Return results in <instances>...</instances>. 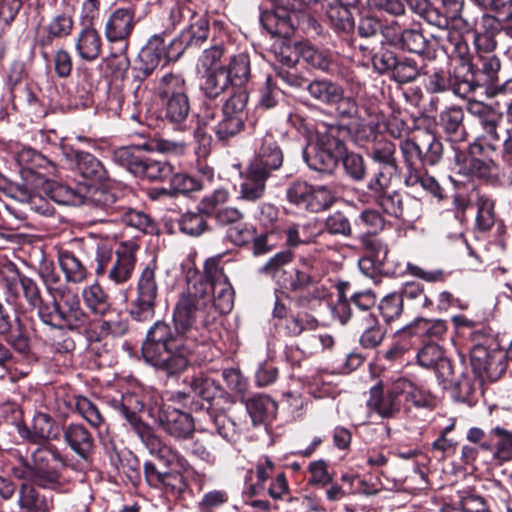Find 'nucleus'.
<instances>
[{
	"mask_svg": "<svg viewBox=\"0 0 512 512\" xmlns=\"http://www.w3.org/2000/svg\"><path fill=\"white\" fill-rule=\"evenodd\" d=\"M210 296L202 279L188 278L173 310V326L156 321L142 343L146 363L167 375L183 372L199 342L206 339V328L215 321L208 310Z\"/></svg>",
	"mask_w": 512,
	"mask_h": 512,
	"instance_id": "f257e3e1",
	"label": "nucleus"
},
{
	"mask_svg": "<svg viewBox=\"0 0 512 512\" xmlns=\"http://www.w3.org/2000/svg\"><path fill=\"white\" fill-rule=\"evenodd\" d=\"M110 404L140 435L150 454L167 468L177 467L184 472L192 469L189 461L183 455L166 444L160 437L151 433L142 422L139 413L143 411L144 403L138 395L133 393L121 395L119 399H112Z\"/></svg>",
	"mask_w": 512,
	"mask_h": 512,
	"instance_id": "f03ea898",
	"label": "nucleus"
},
{
	"mask_svg": "<svg viewBox=\"0 0 512 512\" xmlns=\"http://www.w3.org/2000/svg\"><path fill=\"white\" fill-rule=\"evenodd\" d=\"M248 99L249 96L245 90L237 89L224 102L219 120H216L217 109L205 105L200 115L201 121L204 125L211 127L219 140L226 141L244 130L248 118Z\"/></svg>",
	"mask_w": 512,
	"mask_h": 512,
	"instance_id": "7ed1b4c3",
	"label": "nucleus"
},
{
	"mask_svg": "<svg viewBox=\"0 0 512 512\" xmlns=\"http://www.w3.org/2000/svg\"><path fill=\"white\" fill-rule=\"evenodd\" d=\"M52 301L40 310L43 324L56 329L80 331L90 324L88 314L82 309L78 295L68 287L50 295Z\"/></svg>",
	"mask_w": 512,
	"mask_h": 512,
	"instance_id": "20e7f679",
	"label": "nucleus"
},
{
	"mask_svg": "<svg viewBox=\"0 0 512 512\" xmlns=\"http://www.w3.org/2000/svg\"><path fill=\"white\" fill-rule=\"evenodd\" d=\"M467 112L473 118L474 148H478L480 151L485 148L496 151L502 142V135L499 132L502 113L491 105L478 100L468 101Z\"/></svg>",
	"mask_w": 512,
	"mask_h": 512,
	"instance_id": "39448f33",
	"label": "nucleus"
},
{
	"mask_svg": "<svg viewBox=\"0 0 512 512\" xmlns=\"http://www.w3.org/2000/svg\"><path fill=\"white\" fill-rule=\"evenodd\" d=\"M2 288L8 301L17 303L23 297L27 304L37 309L40 318V310L48 306L49 302L42 299L41 290L37 282L20 272L12 262H5L2 269Z\"/></svg>",
	"mask_w": 512,
	"mask_h": 512,
	"instance_id": "423d86ee",
	"label": "nucleus"
},
{
	"mask_svg": "<svg viewBox=\"0 0 512 512\" xmlns=\"http://www.w3.org/2000/svg\"><path fill=\"white\" fill-rule=\"evenodd\" d=\"M113 161L138 177L162 181L173 174L170 163L143 156L137 147H120L113 152Z\"/></svg>",
	"mask_w": 512,
	"mask_h": 512,
	"instance_id": "0eeeda50",
	"label": "nucleus"
},
{
	"mask_svg": "<svg viewBox=\"0 0 512 512\" xmlns=\"http://www.w3.org/2000/svg\"><path fill=\"white\" fill-rule=\"evenodd\" d=\"M459 64L469 95L478 88L488 87L498 81L501 62L492 52H478L472 59L461 57Z\"/></svg>",
	"mask_w": 512,
	"mask_h": 512,
	"instance_id": "6e6552de",
	"label": "nucleus"
},
{
	"mask_svg": "<svg viewBox=\"0 0 512 512\" xmlns=\"http://www.w3.org/2000/svg\"><path fill=\"white\" fill-rule=\"evenodd\" d=\"M159 295V283L154 267L146 266L137 281L136 295L130 302L129 314L137 322H147L153 319L157 298Z\"/></svg>",
	"mask_w": 512,
	"mask_h": 512,
	"instance_id": "1a4fd4ad",
	"label": "nucleus"
},
{
	"mask_svg": "<svg viewBox=\"0 0 512 512\" xmlns=\"http://www.w3.org/2000/svg\"><path fill=\"white\" fill-rule=\"evenodd\" d=\"M326 274L323 262L314 256H301L295 265L291 277H289L287 290L291 292H303L314 288V298H320L322 294L318 285Z\"/></svg>",
	"mask_w": 512,
	"mask_h": 512,
	"instance_id": "9d476101",
	"label": "nucleus"
},
{
	"mask_svg": "<svg viewBox=\"0 0 512 512\" xmlns=\"http://www.w3.org/2000/svg\"><path fill=\"white\" fill-rule=\"evenodd\" d=\"M318 0H274L273 11L263 12L260 21L271 34L286 33V27H293L292 13L301 12Z\"/></svg>",
	"mask_w": 512,
	"mask_h": 512,
	"instance_id": "9b49d317",
	"label": "nucleus"
},
{
	"mask_svg": "<svg viewBox=\"0 0 512 512\" xmlns=\"http://www.w3.org/2000/svg\"><path fill=\"white\" fill-rule=\"evenodd\" d=\"M145 480L150 487L162 490L168 497L175 500L184 498L189 490V484L184 477L183 470L160 471L152 462H145L143 466Z\"/></svg>",
	"mask_w": 512,
	"mask_h": 512,
	"instance_id": "f8f14e48",
	"label": "nucleus"
},
{
	"mask_svg": "<svg viewBox=\"0 0 512 512\" xmlns=\"http://www.w3.org/2000/svg\"><path fill=\"white\" fill-rule=\"evenodd\" d=\"M463 69H461L459 62L456 63L452 69L449 70H435L432 73H427L425 80V90L431 94H438L444 92H452L455 96L466 99L469 96L465 80L463 77Z\"/></svg>",
	"mask_w": 512,
	"mask_h": 512,
	"instance_id": "ddd939ff",
	"label": "nucleus"
},
{
	"mask_svg": "<svg viewBox=\"0 0 512 512\" xmlns=\"http://www.w3.org/2000/svg\"><path fill=\"white\" fill-rule=\"evenodd\" d=\"M63 464L60 451L53 445L38 447L32 454V466L36 474V484L50 487L59 480V473L53 463Z\"/></svg>",
	"mask_w": 512,
	"mask_h": 512,
	"instance_id": "4468645a",
	"label": "nucleus"
},
{
	"mask_svg": "<svg viewBox=\"0 0 512 512\" xmlns=\"http://www.w3.org/2000/svg\"><path fill=\"white\" fill-rule=\"evenodd\" d=\"M135 9L133 7H120L108 16L104 35L109 43L119 42L124 49L129 46V38L136 26Z\"/></svg>",
	"mask_w": 512,
	"mask_h": 512,
	"instance_id": "2eb2a0df",
	"label": "nucleus"
},
{
	"mask_svg": "<svg viewBox=\"0 0 512 512\" xmlns=\"http://www.w3.org/2000/svg\"><path fill=\"white\" fill-rule=\"evenodd\" d=\"M283 161V151L277 141L273 135L266 134L259 140V146L248 166L272 177L282 167Z\"/></svg>",
	"mask_w": 512,
	"mask_h": 512,
	"instance_id": "dca6fc26",
	"label": "nucleus"
},
{
	"mask_svg": "<svg viewBox=\"0 0 512 512\" xmlns=\"http://www.w3.org/2000/svg\"><path fill=\"white\" fill-rule=\"evenodd\" d=\"M158 421L165 433L179 441L188 439L195 430L191 415L170 404L160 407Z\"/></svg>",
	"mask_w": 512,
	"mask_h": 512,
	"instance_id": "f3484780",
	"label": "nucleus"
},
{
	"mask_svg": "<svg viewBox=\"0 0 512 512\" xmlns=\"http://www.w3.org/2000/svg\"><path fill=\"white\" fill-rule=\"evenodd\" d=\"M361 244L366 254L358 261L360 271L371 278L378 274H387V246L374 236H363Z\"/></svg>",
	"mask_w": 512,
	"mask_h": 512,
	"instance_id": "a211bd4d",
	"label": "nucleus"
},
{
	"mask_svg": "<svg viewBox=\"0 0 512 512\" xmlns=\"http://www.w3.org/2000/svg\"><path fill=\"white\" fill-rule=\"evenodd\" d=\"M367 406L382 418H392L398 414L401 410L402 399L397 380L391 384L386 393L383 392L382 382L371 387Z\"/></svg>",
	"mask_w": 512,
	"mask_h": 512,
	"instance_id": "6ab92c4d",
	"label": "nucleus"
},
{
	"mask_svg": "<svg viewBox=\"0 0 512 512\" xmlns=\"http://www.w3.org/2000/svg\"><path fill=\"white\" fill-rule=\"evenodd\" d=\"M137 249L135 243L127 242L115 251V259L105 274L111 283L121 285L130 280L136 264Z\"/></svg>",
	"mask_w": 512,
	"mask_h": 512,
	"instance_id": "aec40b11",
	"label": "nucleus"
},
{
	"mask_svg": "<svg viewBox=\"0 0 512 512\" xmlns=\"http://www.w3.org/2000/svg\"><path fill=\"white\" fill-rule=\"evenodd\" d=\"M194 21L184 30L179 38L171 41V46L176 47V54L169 53L170 58H179L180 55L191 47H201L209 36V22L203 16L192 14Z\"/></svg>",
	"mask_w": 512,
	"mask_h": 512,
	"instance_id": "412c9836",
	"label": "nucleus"
},
{
	"mask_svg": "<svg viewBox=\"0 0 512 512\" xmlns=\"http://www.w3.org/2000/svg\"><path fill=\"white\" fill-rule=\"evenodd\" d=\"M67 446L81 459L88 460L94 452L95 441L91 432L80 423H69L62 427Z\"/></svg>",
	"mask_w": 512,
	"mask_h": 512,
	"instance_id": "4be33fe9",
	"label": "nucleus"
},
{
	"mask_svg": "<svg viewBox=\"0 0 512 512\" xmlns=\"http://www.w3.org/2000/svg\"><path fill=\"white\" fill-rule=\"evenodd\" d=\"M163 106V119L173 125L177 131H186L189 128L190 101L187 93L165 98Z\"/></svg>",
	"mask_w": 512,
	"mask_h": 512,
	"instance_id": "5701e85b",
	"label": "nucleus"
},
{
	"mask_svg": "<svg viewBox=\"0 0 512 512\" xmlns=\"http://www.w3.org/2000/svg\"><path fill=\"white\" fill-rule=\"evenodd\" d=\"M316 143L317 147L332 151L342 155L345 152L344 138L349 133L346 126L339 124H326L324 122L316 124Z\"/></svg>",
	"mask_w": 512,
	"mask_h": 512,
	"instance_id": "b1692460",
	"label": "nucleus"
},
{
	"mask_svg": "<svg viewBox=\"0 0 512 512\" xmlns=\"http://www.w3.org/2000/svg\"><path fill=\"white\" fill-rule=\"evenodd\" d=\"M294 257V252L290 249L281 250L267 260L260 268V273L271 277L287 290L288 280L292 274L287 268L292 264Z\"/></svg>",
	"mask_w": 512,
	"mask_h": 512,
	"instance_id": "393cba45",
	"label": "nucleus"
},
{
	"mask_svg": "<svg viewBox=\"0 0 512 512\" xmlns=\"http://www.w3.org/2000/svg\"><path fill=\"white\" fill-rule=\"evenodd\" d=\"M270 176L250 166H247L242 174L239 198L249 202H256L262 199L266 192V183Z\"/></svg>",
	"mask_w": 512,
	"mask_h": 512,
	"instance_id": "a878e982",
	"label": "nucleus"
},
{
	"mask_svg": "<svg viewBox=\"0 0 512 512\" xmlns=\"http://www.w3.org/2000/svg\"><path fill=\"white\" fill-rule=\"evenodd\" d=\"M448 329L447 322L442 319L417 318L415 321L397 331L398 335L427 337L440 340Z\"/></svg>",
	"mask_w": 512,
	"mask_h": 512,
	"instance_id": "bb28decb",
	"label": "nucleus"
},
{
	"mask_svg": "<svg viewBox=\"0 0 512 512\" xmlns=\"http://www.w3.org/2000/svg\"><path fill=\"white\" fill-rule=\"evenodd\" d=\"M17 504L16 512H48L53 506L51 499L30 484L19 487Z\"/></svg>",
	"mask_w": 512,
	"mask_h": 512,
	"instance_id": "cd10ccee",
	"label": "nucleus"
},
{
	"mask_svg": "<svg viewBox=\"0 0 512 512\" xmlns=\"http://www.w3.org/2000/svg\"><path fill=\"white\" fill-rule=\"evenodd\" d=\"M463 121V109L460 106H450L440 113L438 124L451 141L462 142L467 139Z\"/></svg>",
	"mask_w": 512,
	"mask_h": 512,
	"instance_id": "c85d7f7f",
	"label": "nucleus"
},
{
	"mask_svg": "<svg viewBox=\"0 0 512 512\" xmlns=\"http://www.w3.org/2000/svg\"><path fill=\"white\" fill-rule=\"evenodd\" d=\"M75 51L81 60L95 61L102 51V39L99 32L92 26L81 29L75 39Z\"/></svg>",
	"mask_w": 512,
	"mask_h": 512,
	"instance_id": "c756f323",
	"label": "nucleus"
},
{
	"mask_svg": "<svg viewBox=\"0 0 512 512\" xmlns=\"http://www.w3.org/2000/svg\"><path fill=\"white\" fill-rule=\"evenodd\" d=\"M113 221L120 222L144 234H154L157 230L156 223L149 214L124 204H122Z\"/></svg>",
	"mask_w": 512,
	"mask_h": 512,
	"instance_id": "7c9ffc66",
	"label": "nucleus"
},
{
	"mask_svg": "<svg viewBox=\"0 0 512 512\" xmlns=\"http://www.w3.org/2000/svg\"><path fill=\"white\" fill-rule=\"evenodd\" d=\"M74 21L71 15L62 13L54 16L43 28V34L37 38L41 48L51 47L55 39H62L72 32Z\"/></svg>",
	"mask_w": 512,
	"mask_h": 512,
	"instance_id": "2f4dec72",
	"label": "nucleus"
},
{
	"mask_svg": "<svg viewBox=\"0 0 512 512\" xmlns=\"http://www.w3.org/2000/svg\"><path fill=\"white\" fill-rule=\"evenodd\" d=\"M184 382L189 388V392L178 393L180 399H186L187 397L193 396L200 397L207 402H211L221 394V388L216 381L203 374L187 377Z\"/></svg>",
	"mask_w": 512,
	"mask_h": 512,
	"instance_id": "473e14b6",
	"label": "nucleus"
},
{
	"mask_svg": "<svg viewBox=\"0 0 512 512\" xmlns=\"http://www.w3.org/2000/svg\"><path fill=\"white\" fill-rule=\"evenodd\" d=\"M166 32L162 34H154L150 37L147 45L141 50L139 59L157 69L160 63L166 58L168 60H176L177 58H170L169 53L176 54V47L169 46L166 51L164 36Z\"/></svg>",
	"mask_w": 512,
	"mask_h": 512,
	"instance_id": "72a5a7b5",
	"label": "nucleus"
},
{
	"mask_svg": "<svg viewBox=\"0 0 512 512\" xmlns=\"http://www.w3.org/2000/svg\"><path fill=\"white\" fill-rule=\"evenodd\" d=\"M210 303L208 310L211 315H218L229 313L234 304V290L231 283L225 281L209 289Z\"/></svg>",
	"mask_w": 512,
	"mask_h": 512,
	"instance_id": "f704fd0d",
	"label": "nucleus"
},
{
	"mask_svg": "<svg viewBox=\"0 0 512 512\" xmlns=\"http://www.w3.org/2000/svg\"><path fill=\"white\" fill-rule=\"evenodd\" d=\"M404 184L410 188H422L438 200L444 199V189L438 181L422 167L406 171Z\"/></svg>",
	"mask_w": 512,
	"mask_h": 512,
	"instance_id": "c9c22d12",
	"label": "nucleus"
},
{
	"mask_svg": "<svg viewBox=\"0 0 512 512\" xmlns=\"http://www.w3.org/2000/svg\"><path fill=\"white\" fill-rule=\"evenodd\" d=\"M75 165L77 172L83 178L96 182H102L108 178L107 170L102 162L89 152L76 151Z\"/></svg>",
	"mask_w": 512,
	"mask_h": 512,
	"instance_id": "e433bc0d",
	"label": "nucleus"
},
{
	"mask_svg": "<svg viewBox=\"0 0 512 512\" xmlns=\"http://www.w3.org/2000/svg\"><path fill=\"white\" fill-rule=\"evenodd\" d=\"M246 409L256 426L270 422L275 418L277 404L268 396L258 395L247 400Z\"/></svg>",
	"mask_w": 512,
	"mask_h": 512,
	"instance_id": "4c0bfd02",
	"label": "nucleus"
},
{
	"mask_svg": "<svg viewBox=\"0 0 512 512\" xmlns=\"http://www.w3.org/2000/svg\"><path fill=\"white\" fill-rule=\"evenodd\" d=\"M58 262L66 281L81 283L86 279L88 275L87 268L73 251L60 249L58 251Z\"/></svg>",
	"mask_w": 512,
	"mask_h": 512,
	"instance_id": "58836bf2",
	"label": "nucleus"
},
{
	"mask_svg": "<svg viewBox=\"0 0 512 512\" xmlns=\"http://www.w3.org/2000/svg\"><path fill=\"white\" fill-rule=\"evenodd\" d=\"M85 306L95 315L105 316L112 310L108 294L98 284L93 283L82 291Z\"/></svg>",
	"mask_w": 512,
	"mask_h": 512,
	"instance_id": "ea45409f",
	"label": "nucleus"
},
{
	"mask_svg": "<svg viewBox=\"0 0 512 512\" xmlns=\"http://www.w3.org/2000/svg\"><path fill=\"white\" fill-rule=\"evenodd\" d=\"M233 85L229 75H227L226 66H219L207 71L202 90L207 98L216 99Z\"/></svg>",
	"mask_w": 512,
	"mask_h": 512,
	"instance_id": "a19ab883",
	"label": "nucleus"
},
{
	"mask_svg": "<svg viewBox=\"0 0 512 512\" xmlns=\"http://www.w3.org/2000/svg\"><path fill=\"white\" fill-rule=\"evenodd\" d=\"M373 200L389 216L398 219L413 216L409 208L405 207L403 196L396 190H388Z\"/></svg>",
	"mask_w": 512,
	"mask_h": 512,
	"instance_id": "79ce46f5",
	"label": "nucleus"
},
{
	"mask_svg": "<svg viewBox=\"0 0 512 512\" xmlns=\"http://www.w3.org/2000/svg\"><path fill=\"white\" fill-rule=\"evenodd\" d=\"M58 430L55 421L45 413H38L34 416L31 428L25 429V434L30 441L39 443L50 438H56Z\"/></svg>",
	"mask_w": 512,
	"mask_h": 512,
	"instance_id": "37998d69",
	"label": "nucleus"
},
{
	"mask_svg": "<svg viewBox=\"0 0 512 512\" xmlns=\"http://www.w3.org/2000/svg\"><path fill=\"white\" fill-rule=\"evenodd\" d=\"M342 86L329 79L308 81L306 91L312 99L320 104L330 106L335 101Z\"/></svg>",
	"mask_w": 512,
	"mask_h": 512,
	"instance_id": "c03bdc74",
	"label": "nucleus"
},
{
	"mask_svg": "<svg viewBox=\"0 0 512 512\" xmlns=\"http://www.w3.org/2000/svg\"><path fill=\"white\" fill-rule=\"evenodd\" d=\"M17 161L23 173L38 175L41 178L46 177L43 171L52 166L45 156L31 148L22 149L17 155Z\"/></svg>",
	"mask_w": 512,
	"mask_h": 512,
	"instance_id": "a18cd8bd",
	"label": "nucleus"
},
{
	"mask_svg": "<svg viewBox=\"0 0 512 512\" xmlns=\"http://www.w3.org/2000/svg\"><path fill=\"white\" fill-rule=\"evenodd\" d=\"M339 156L316 145L313 154L304 152V159L309 168L324 174H331L335 170Z\"/></svg>",
	"mask_w": 512,
	"mask_h": 512,
	"instance_id": "49530a36",
	"label": "nucleus"
},
{
	"mask_svg": "<svg viewBox=\"0 0 512 512\" xmlns=\"http://www.w3.org/2000/svg\"><path fill=\"white\" fill-rule=\"evenodd\" d=\"M336 201V193L328 185H312L306 211L319 213L328 210Z\"/></svg>",
	"mask_w": 512,
	"mask_h": 512,
	"instance_id": "de8ad7c7",
	"label": "nucleus"
},
{
	"mask_svg": "<svg viewBox=\"0 0 512 512\" xmlns=\"http://www.w3.org/2000/svg\"><path fill=\"white\" fill-rule=\"evenodd\" d=\"M192 278L195 279H202L206 289L207 293L209 294V289L218 285L219 283H223L225 281H228V277L224 273V269L221 266V257H212L205 261L204 263V274L203 276L198 275L196 272L188 273L187 279Z\"/></svg>",
	"mask_w": 512,
	"mask_h": 512,
	"instance_id": "09e8293b",
	"label": "nucleus"
},
{
	"mask_svg": "<svg viewBox=\"0 0 512 512\" xmlns=\"http://www.w3.org/2000/svg\"><path fill=\"white\" fill-rule=\"evenodd\" d=\"M298 54L312 67L323 72L332 71L333 59L331 54L327 51L320 50L308 43H305L298 47Z\"/></svg>",
	"mask_w": 512,
	"mask_h": 512,
	"instance_id": "8fccbe9b",
	"label": "nucleus"
},
{
	"mask_svg": "<svg viewBox=\"0 0 512 512\" xmlns=\"http://www.w3.org/2000/svg\"><path fill=\"white\" fill-rule=\"evenodd\" d=\"M218 438L211 432H200L193 440L190 452L202 461H214V452L217 449Z\"/></svg>",
	"mask_w": 512,
	"mask_h": 512,
	"instance_id": "3c124183",
	"label": "nucleus"
},
{
	"mask_svg": "<svg viewBox=\"0 0 512 512\" xmlns=\"http://www.w3.org/2000/svg\"><path fill=\"white\" fill-rule=\"evenodd\" d=\"M326 19L337 32H349L354 27V19L349 8L340 4H327Z\"/></svg>",
	"mask_w": 512,
	"mask_h": 512,
	"instance_id": "603ef678",
	"label": "nucleus"
},
{
	"mask_svg": "<svg viewBox=\"0 0 512 512\" xmlns=\"http://www.w3.org/2000/svg\"><path fill=\"white\" fill-rule=\"evenodd\" d=\"M37 273L49 295H55L56 292L67 287L62 283L53 261L46 259L43 253L37 267Z\"/></svg>",
	"mask_w": 512,
	"mask_h": 512,
	"instance_id": "864d4df0",
	"label": "nucleus"
},
{
	"mask_svg": "<svg viewBox=\"0 0 512 512\" xmlns=\"http://www.w3.org/2000/svg\"><path fill=\"white\" fill-rule=\"evenodd\" d=\"M85 187H72L67 184L57 183L50 189L51 198L62 205L78 206L85 202Z\"/></svg>",
	"mask_w": 512,
	"mask_h": 512,
	"instance_id": "5fc2aeb1",
	"label": "nucleus"
},
{
	"mask_svg": "<svg viewBox=\"0 0 512 512\" xmlns=\"http://www.w3.org/2000/svg\"><path fill=\"white\" fill-rule=\"evenodd\" d=\"M89 201L95 207L104 210L107 215L111 217V221H113L123 204L122 200L117 197L115 192L105 188L95 189L89 197Z\"/></svg>",
	"mask_w": 512,
	"mask_h": 512,
	"instance_id": "6e6d98bb",
	"label": "nucleus"
},
{
	"mask_svg": "<svg viewBox=\"0 0 512 512\" xmlns=\"http://www.w3.org/2000/svg\"><path fill=\"white\" fill-rule=\"evenodd\" d=\"M226 71L234 85H244L248 82L251 74L250 56L244 52L234 55L230 59Z\"/></svg>",
	"mask_w": 512,
	"mask_h": 512,
	"instance_id": "4d7b16f0",
	"label": "nucleus"
},
{
	"mask_svg": "<svg viewBox=\"0 0 512 512\" xmlns=\"http://www.w3.org/2000/svg\"><path fill=\"white\" fill-rule=\"evenodd\" d=\"M365 329L360 336L359 342L363 348L372 349L379 346L384 337L385 330L380 326L374 314H368L363 318Z\"/></svg>",
	"mask_w": 512,
	"mask_h": 512,
	"instance_id": "13d9d810",
	"label": "nucleus"
},
{
	"mask_svg": "<svg viewBox=\"0 0 512 512\" xmlns=\"http://www.w3.org/2000/svg\"><path fill=\"white\" fill-rule=\"evenodd\" d=\"M170 179V190L161 189L159 194H188L195 191H200L204 188L202 180L189 176L184 173L172 174Z\"/></svg>",
	"mask_w": 512,
	"mask_h": 512,
	"instance_id": "bf43d9fd",
	"label": "nucleus"
},
{
	"mask_svg": "<svg viewBox=\"0 0 512 512\" xmlns=\"http://www.w3.org/2000/svg\"><path fill=\"white\" fill-rule=\"evenodd\" d=\"M400 397L410 401L416 407H428L432 403L431 395L424 389L405 378H398Z\"/></svg>",
	"mask_w": 512,
	"mask_h": 512,
	"instance_id": "052dcab7",
	"label": "nucleus"
},
{
	"mask_svg": "<svg viewBox=\"0 0 512 512\" xmlns=\"http://www.w3.org/2000/svg\"><path fill=\"white\" fill-rule=\"evenodd\" d=\"M395 152L396 146L393 142L380 138L372 146L371 158L380 164L379 168L390 167L398 170Z\"/></svg>",
	"mask_w": 512,
	"mask_h": 512,
	"instance_id": "680f3d73",
	"label": "nucleus"
},
{
	"mask_svg": "<svg viewBox=\"0 0 512 512\" xmlns=\"http://www.w3.org/2000/svg\"><path fill=\"white\" fill-rule=\"evenodd\" d=\"M206 215L197 209V212H186L178 220L180 231L186 235L197 237L208 229Z\"/></svg>",
	"mask_w": 512,
	"mask_h": 512,
	"instance_id": "e2e57ef3",
	"label": "nucleus"
},
{
	"mask_svg": "<svg viewBox=\"0 0 512 512\" xmlns=\"http://www.w3.org/2000/svg\"><path fill=\"white\" fill-rule=\"evenodd\" d=\"M421 156L424 165H435L442 158L443 145L432 133L424 132L420 138Z\"/></svg>",
	"mask_w": 512,
	"mask_h": 512,
	"instance_id": "0e129e2a",
	"label": "nucleus"
},
{
	"mask_svg": "<svg viewBox=\"0 0 512 512\" xmlns=\"http://www.w3.org/2000/svg\"><path fill=\"white\" fill-rule=\"evenodd\" d=\"M404 309L402 295L398 292H392L384 296L378 305V310L383 320L389 324L398 319Z\"/></svg>",
	"mask_w": 512,
	"mask_h": 512,
	"instance_id": "69168bd1",
	"label": "nucleus"
},
{
	"mask_svg": "<svg viewBox=\"0 0 512 512\" xmlns=\"http://www.w3.org/2000/svg\"><path fill=\"white\" fill-rule=\"evenodd\" d=\"M476 224L481 231L490 230L495 223L494 201L486 195H478L476 200Z\"/></svg>",
	"mask_w": 512,
	"mask_h": 512,
	"instance_id": "338daca9",
	"label": "nucleus"
},
{
	"mask_svg": "<svg viewBox=\"0 0 512 512\" xmlns=\"http://www.w3.org/2000/svg\"><path fill=\"white\" fill-rule=\"evenodd\" d=\"M230 193L224 188L215 189L212 193L205 195L198 203L197 209L204 213L207 217L214 216L222 205L229 201Z\"/></svg>",
	"mask_w": 512,
	"mask_h": 512,
	"instance_id": "774afa93",
	"label": "nucleus"
}]
</instances>
